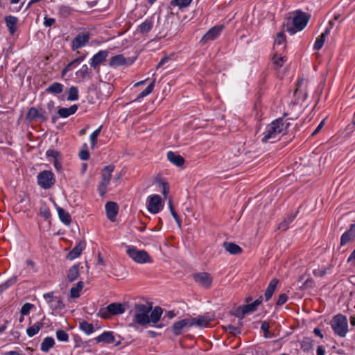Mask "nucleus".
<instances>
[{
  "label": "nucleus",
  "instance_id": "nucleus-1",
  "mask_svg": "<svg viewBox=\"0 0 355 355\" xmlns=\"http://www.w3.org/2000/svg\"><path fill=\"white\" fill-rule=\"evenodd\" d=\"M162 313L163 310L159 306L153 309L152 305L148 303L136 304L132 321L141 326L155 324L159 320Z\"/></svg>",
  "mask_w": 355,
  "mask_h": 355
},
{
  "label": "nucleus",
  "instance_id": "nucleus-2",
  "mask_svg": "<svg viewBox=\"0 0 355 355\" xmlns=\"http://www.w3.org/2000/svg\"><path fill=\"white\" fill-rule=\"evenodd\" d=\"M288 125L289 123H286L282 118L274 120L266 127L261 141L263 143L275 142L278 136L287 129Z\"/></svg>",
  "mask_w": 355,
  "mask_h": 355
},
{
  "label": "nucleus",
  "instance_id": "nucleus-3",
  "mask_svg": "<svg viewBox=\"0 0 355 355\" xmlns=\"http://www.w3.org/2000/svg\"><path fill=\"white\" fill-rule=\"evenodd\" d=\"M293 14L294 16L293 17L287 18V23L284 25L285 31L291 35L303 30L306 26L310 19V15L300 10L295 11Z\"/></svg>",
  "mask_w": 355,
  "mask_h": 355
},
{
  "label": "nucleus",
  "instance_id": "nucleus-4",
  "mask_svg": "<svg viewBox=\"0 0 355 355\" xmlns=\"http://www.w3.org/2000/svg\"><path fill=\"white\" fill-rule=\"evenodd\" d=\"M330 325L334 334L341 338L345 337L349 331L347 318L341 313L336 314L332 318Z\"/></svg>",
  "mask_w": 355,
  "mask_h": 355
},
{
  "label": "nucleus",
  "instance_id": "nucleus-5",
  "mask_svg": "<svg viewBox=\"0 0 355 355\" xmlns=\"http://www.w3.org/2000/svg\"><path fill=\"white\" fill-rule=\"evenodd\" d=\"M295 89L293 92L294 100L291 101V109H295V105H302L307 96L306 83L304 79L297 80L295 85Z\"/></svg>",
  "mask_w": 355,
  "mask_h": 355
},
{
  "label": "nucleus",
  "instance_id": "nucleus-6",
  "mask_svg": "<svg viewBox=\"0 0 355 355\" xmlns=\"http://www.w3.org/2000/svg\"><path fill=\"white\" fill-rule=\"evenodd\" d=\"M114 170V166L110 164L105 166L101 173V181L98 187V191L101 196H103L107 192V187L110 184L112 174Z\"/></svg>",
  "mask_w": 355,
  "mask_h": 355
},
{
  "label": "nucleus",
  "instance_id": "nucleus-7",
  "mask_svg": "<svg viewBox=\"0 0 355 355\" xmlns=\"http://www.w3.org/2000/svg\"><path fill=\"white\" fill-rule=\"evenodd\" d=\"M126 252L133 261L138 263L143 264L152 262L148 253L144 250H138L136 247L128 246Z\"/></svg>",
  "mask_w": 355,
  "mask_h": 355
},
{
  "label": "nucleus",
  "instance_id": "nucleus-8",
  "mask_svg": "<svg viewBox=\"0 0 355 355\" xmlns=\"http://www.w3.org/2000/svg\"><path fill=\"white\" fill-rule=\"evenodd\" d=\"M37 181L41 188L49 189L55 184V178L51 171L44 170L38 173L37 175Z\"/></svg>",
  "mask_w": 355,
  "mask_h": 355
},
{
  "label": "nucleus",
  "instance_id": "nucleus-9",
  "mask_svg": "<svg viewBox=\"0 0 355 355\" xmlns=\"http://www.w3.org/2000/svg\"><path fill=\"white\" fill-rule=\"evenodd\" d=\"M125 308L120 303H112L107 307L100 310V315L103 318H109L110 315H119L123 313Z\"/></svg>",
  "mask_w": 355,
  "mask_h": 355
},
{
  "label": "nucleus",
  "instance_id": "nucleus-10",
  "mask_svg": "<svg viewBox=\"0 0 355 355\" xmlns=\"http://www.w3.org/2000/svg\"><path fill=\"white\" fill-rule=\"evenodd\" d=\"M109 52L107 50L100 51L94 55L89 62L91 67L98 72L100 65L106 61Z\"/></svg>",
  "mask_w": 355,
  "mask_h": 355
},
{
  "label": "nucleus",
  "instance_id": "nucleus-11",
  "mask_svg": "<svg viewBox=\"0 0 355 355\" xmlns=\"http://www.w3.org/2000/svg\"><path fill=\"white\" fill-rule=\"evenodd\" d=\"M162 209V198L159 195H153L148 197V210L151 214H157Z\"/></svg>",
  "mask_w": 355,
  "mask_h": 355
},
{
  "label": "nucleus",
  "instance_id": "nucleus-12",
  "mask_svg": "<svg viewBox=\"0 0 355 355\" xmlns=\"http://www.w3.org/2000/svg\"><path fill=\"white\" fill-rule=\"evenodd\" d=\"M90 34L89 33H80L71 41V49L76 51L85 46L89 42Z\"/></svg>",
  "mask_w": 355,
  "mask_h": 355
},
{
  "label": "nucleus",
  "instance_id": "nucleus-13",
  "mask_svg": "<svg viewBox=\"0 0 355 355\" xmlns=\"http://www.w3.org/2000/svg\"><path fill=\"white\" fill-rule=\"evenodd\" d=\"M224 28L223 25H218L211 28L200 40L201 44H205L209 40H214L220 34Z\"/></svg>",
  "mask_w": 355,
  "mask_h": 355
},
{
  "label": "nucleus",
  "instance_id": "nucleus-14",
  "mask_svg": "<svg viewBox=\"0 0 355 355\" xmlns=\"http://www.w3.org/2000/svg\"><path fill=\"white\" fill-rule=\"evenodd\" d=\"M193 279L204 288H209L212 283V277L209 273L207 272H199L193 275Z\"/></svg>",
  "mask_w": 355,
  "mask_h": 355
},
{
  "label": "nucleus",
  "instance_id": "nucleus-15",
  "mask_svg": "<svg viewBox=\"0 0 355 355\" xmlns=\"http://www.w3.org/2000/svg\"><path fill=\"white\" fill-rule=\"evenodd\" d=\"M191 326V320L183 319L178 321L172 326V331L175 336L181 334L185 329H189Z\"/></svg>",
  "mask_w": 355,
  "mask_h": 355
},
{
  "label": "nucleus",
  "instance_id": "nucleus-16",
  "mask_svg": "<svg viewBox=\"0 0 355 355\" xmlns=\"http://www.w3.org/2000/svg\"><path fill=\"white\" fill-rule=\"evenodd\" d=\"M252 300V299L250 297L246 299V302L248 304L242 307H239L236 309V316L243 318L245 315L249 313H252L257 310V306L253 302L249 303Z\"/></svg>",
  "mask_w": 355,
  "mask_h": 355
},
{
  "label": "nucleus",
  "instance_id": "nucleus-17",
  "mask_svg": "<svg viewBox=\"0 0 355 355\" xmlns=\"http://www.w3.org/2000/svg\"><path fill=\"white\" fill-rule=\"evenodd\" d=\"M214 320V317L208 314L193 318L191 320V326L199 327H207L211 322Z\"/></svg>",
  "mask_w": 355,
  "mask_h": 355
},
{
  "label": "nucleus",
  "instance_id": "nucleus-18",
  "mask_svg": "<svg viewBox=\"0 0 355 355\" xmlns=\"http://www.w3.org/2000/svg\"><path fill=\"white\" fill-rule=\"evenodd\" d=\"M118 205L116 202L110 201L105 205L106 215L109 220L114 222L118 214Z\"/></svg>",
  "mask_w": 355,
  "mask_h": 355
},
{
  "label": "nucleus",
  "instance_id": "nucleus-19",
  "mask_svg": "<svg viewBox=\"0 0 355 355\" xmlns=\"http://www.w3.org/2000/svg\"><path fill=\"white\" fill-rule=\"evenodd\" d=\"M133 60H127L123 55L119 54L113 56L109 62V65L112 67H118L125 64H131Z\"/></svg>",
  "mask_w": 355,
  "mask_h": 355
},
{
  "label": "nucleus",
  "instance_id": "nucleus-20",
  "mask_svg": "<svg viewBox=\"0 0 355 355\" xmlns=\"http://www.w3.org/2000/svg\"><path fill=\"white\" fill-rule=\"evenodd\" d=\"M355 239V223L352 224L350 228L345 232L340 238V245H345Z\"/></svg>",
  "mask_w": 355,
  "mask_h": 355
},
{
  "label": "nucleus",
  "instance_id": "nucleus-21",
  "mask_svg": "<svg viewBox=\"0 0 355 355\" xmlns=\"http://www.w3.org/2000/svg\"><path fill=\"white\" fill-rule=\"evenodd\" d=\"M85 248V242H79L67 255L69 260H73L78 258Z\"/></svg>",
  "mask_w": 355,
  "mask_h": 355
},
{
  "label": "nucleus",
  "instance_id": "nucleus-22",
  "mask_svg": "<svg viewBox=\"0 0 355 355\" xmlns=\"http://www.w3.org/2000/svg\"><path fill=\"white\" fill-rule=\"evenodd\" d=\"M166 157L168 160L176 166H182L184 164V157L173 151H168Z\"/></svg>",
  "mask_w": 355,
  "mask_h": 355
},
{
  "label": "nucleus",
  "instance_id": "nucleus-23",
  "mask_svg": "<svg viewBox=\"0 0 355 355\" xmlns=\"http://www.w3.org/2000/svg\"><path fill=\"white\" fill-rule=\"evenodd\" d=\"M95 340L97 343H104L107 344L113 343L115 340L113 332L112 331H104L101 335L97 336Z\"/></svg>",
  "mask_w": 355,
  "mask_h": 355
},
{
  "label": "nucleus",
  "instance_id": "nucleus-24",
  "mask_svg": "<svg viewBox=\"0 0 355 355\" xmlns=\"http://www.w3.org/2000/svg\"><path fill=\"white\" fill-rule=\"evenodd\" d=\"M279 281L276 278H273L269 282V284L265 291L264 297L266 301H268L271 299Z\"/></svg>",
  "mask_w": 355,
  "mask_h": 355
},
{
  "label": "nucleus",
  "instance_id": "nucleus-25",
  "mask_svg": "<svg viewBox=\"0 0 355 355\" xmlns=\"http://www.w3.org/2000/svg\"><path fill=\"white\" fill-rule=\"evenodd\" d=\"M5 22L9 32L13 35L16 31V26L18 23V18L15 16L8 15L5 17Z\"/></svg>",
  "mask_w": 355,
  "mask_h": 355
},
{
  "label": "nucleus",
  "instance_id": "nucleus-26",
  "mask_svg": "<svg viewBox=\"0 0 355 355\" xmlns=\"http://www.w3.org/2000/svg\"><path fill=\"white\" fill-rule=\"evenodd\" d=\"M223 247L231 254H239L242 252V248L234 243L224 242Z\"/></svg>",
  "mask_w": 355,
  "mask_h": 355
},
{
  "label": "nucleus",
  "instance_id": "nucleus-27",
  "mask_svg": "<svg viewBox=\"0 0 355 355\" xmlns=\"http://www.w3.org/2000/svg\"><path fill=\"white\" fill-rule=\"evenodd\" d=\"M60 220L65 225H69L71 223V218L70 214L64 209L60 207L56 208Z\"/></svg>",
  "mask_w": 355,
  "mask_h": 355
},
{
  "label": "nucleus",
  "instance_id": "nucleus-28",
  "mask_svg": "<svg viewBox=\"0 0 355 355\" xmlns=\"http://www.w3.org/2000/svg\"><path fill=\"white\" fill-rule=\"evenodd\" d=\"M153 27V21L151 19H146L137 28V31L142 34L148 33Z\"/></svg>",
  "mask_w": 355,
  "mask_h": 355
},
{
  "label": "nucleus",
  "instance_id": "nucleus-29",
  "mask_svg": "<svg viewBox=\"0 0 355 355\" xmlns=\"http://www.w3.org/2000/svg\"><path fill=\"white\" fill-rule=\"evenodd\" d=\"M64 85L60 83L55 82L51 85H49L46 89V92L53 94H59L63 92Z\"/></svg>",
  "mask_w": 355,
  "mask_h": 355
},
{
  "label": "nucleus",
  "instance_id": "nucleus-30",
  "mask_svg": "<svg viewBox=\"0 0 355 355\" xmlns=\"http://www.w3.org/2000/svg\"><path fill=\"white\" fill-rule=\"evenodd\" d=\"M55 345V340L52 337H46L41 343L40 349L44 352H48Z\"/></svg>",
  "mask_w": 355,
  "mask_h": 355
},
{
  "label": "nucleus",
  "instance_id": "nucleus-31",
  "mask_svg": "<svg viewBox=\"0 0 355 355\" xmlns=\"http://www.w3.org/2000/svg\"><path fill=\"white\" fill-rule=\"evenodd\" d=\"M44 323L42 322H37L33 325L31 326L26 329L27 335L31 338L36 335L39 331L43 327Z\"/></svg>",
  "mask_w": 355,
  "mask_h": 355
},
{
  "label": "nucleus",
  "instance_id": "nucleus-32",
  "mask_svg": "<svg viewBox=\"0 0 355 355\" xmlns=\"http://www.w3.org/2000/svg\"><path fill=\"white\" fill-rule=\"evenodd\" d=\"M329 34V30L325 29L324 33H322L315 40L314 43V49L320 50L324 45L326 37Z\"/></svg>",
  "mask_w": 355,
  "mask_h": 355
},
{
  "label": "nucleus",
  "instance_id": "nucleus-33",
  "mask_svg": "<svg viewBox=\"0 0 355 355\" xmlns=\"http://www.w3.org/2000/svg\"><path fill=\"white\" fill-rule=\"evenodd\" d=\"M78 268V265H73L69 269L67 272V279L69 282H73L78 278L79 275Z\"/></svg>",
  "mask_w": 355,
  "mask_h": 355
},
{
  "label": "nucleus",
  "instance_id": "nucleus-34",
  "mask_svg": "<svg viewBox=\"0 0 355 355\" xmlns=\"http://www.w3.org/2000/svg\"><path fill=\"white\" fill-rule=\"evenodd\" d=\"M84 283L82 281L77 282L76 286L70 289V297L77 298L80 296V291L83 288Z\"/></svg>",
  "mask_w": 355,
  "mask_h": 355
},
{
  "label": "nucleus",
  "instance_id": "nucleus-35",
  "mask_svg": "<svg viewBox=\"0 0 355 355\" xmlns=\"http://www.w3.org/2000/svg\"><path fill=\"white\" fill-rule=\"evenodd\" d=\"M79 328L81 331H83L87 335L92 334L94 331V327L93 324L87 322V321L80 322L79 323Z\"/></svg>",
  "mask_w": 355,
  "mask_h": 355
},
{
  "label": "nucleus",
  "instance_id": "nucleus-36",
  "mask_svg": "<svg viewBox=\"0 0 355 355\" xmlns=\"http://www.w3.org/2000/svg\"><path fill=\"white\" fill-rule=\"evenodd\" d=\"M51 309L54 310H62L65 307V304L62 299L60 297H57L53 300V302L49 304Z\"/></svg>",
  "mask_w": 355,
  "mask_h": 355
},
{
  "label": "nucleus",
  "instance_id": "nucleus-37",
  "mask_svg": "<svg viewBox=\"0 0 355 355\" xmlns=\"http://www.w3.org/2000/svg\"><path fill=\"white\" fill-rule=\"evenodd\" d=\"M44 114L45 112H27L26 119L29 122L35 119L44 120L46 117L44 116Z\"/></svg>",
  "mask_w": 355,
  "mask_h": 355
},
{
  "label": "nucleus",
  "instance_id": "nucleus-38",
  "mask_svg": "<svg viewBox=\"0 0 355 355\" xmlns=\"http://www.w3.org/2000/svg\"><path fill=\"white\" fill-rule=\"evenodd\" d=\"M313 345V340L310 338H304L301 342V349L304 352H309L312 349Z\"/></svg>",
  "mask_w": 355,
  "mask_h": 355
},
{
  "label": "nucleus",
  "instance_id": "nucleus-39",
  "mask_svg": "<svg viewBox=\"0 0 355 355\" xmlns=\"http://www.w3.org/2000/svg\"><path fill=\"white\" fill-rule=\"evenodd\" d=\"M297 214V211L295 212V214L289 215L282 223L279 224V229L286 230L288 228V225L291 223L295 218Z\"/></svg>",
  "mask_w": 355,
  "mask_h": 355
},
{
  "label": "nucleus",
  "instance_id": "nucleus-40",
  "mask_svg": "<svg viewBox=\"0 0 355 355\" xmlns=\"http://www.w3.org/2000/svg\"><path fill=\"white\" fill-rule=\"evenodd\" d=\"M90 73L91 71L87 64H83L81 68L76 71V76L82 79H85L89 77Z\"/></svg>",
  "mask_w": 355,
  "mask_h": 355
},
{
  "label": "nucleus",
  "instance_id": "nucleus-41",
  "mask_svg": "<svg viewBox=\"0 0 355 355\" xmlns=\"http://www.w3.org/2000/svg\"><path fill=\"white\" fill-rule=\"evenodd\" d=\"M67 100L76 101L78 98V89L75 86H71L67 92Z\"/></svg>",
  "mask_w": 355,
  "mask_h": 355
},
{
  "label": "nucleus",
  "instance_id": "nucleus-42",
  "mask_svg": "<svg viewBox=\"0 0 355 355\" xmlns=\"http://www.w3.org/2000/svg\"><path fill=\"white\" fill-rule=\"evenodd\" d=\"M191 1L192 0H172L171 5L172 6H178L179 8L182 9L188 7Z\"/></svg>",
  "mask_w": 355,
  "mask_h": 355
},
{
  "label": "nucleus",
  "instance_id": "nucleus-43",
  "mask_svg": "<svg viewBox=\"0 0 355 355\" xmlns=\"http://www.w3.org/2000/svg\"><path fill=\"white\" fill-rule=\"evenodd\" d=\"M103 125H100L98 128H97L96 130H94L91 135H90V141H91V146L92 148H94L96 142H97V138L100 135V132L102 130Z\"/></svg>",
  "mask_w": 355,
  "mask_h": 355
},
{
  "label": "nucleus",
  "instance_id": "nucleus-44",
  "mask_svg": "<svg viewBox=\"0 0 355 355\" xmlns=\"http://www.w3.org/2000/svg\"><path fill=\"white\" fill-rule=\"evenodd\" d=\"M155 78L153 80L151 83L141 92L139 93V94L137 96V98H141L146 96L147 95L150 94L152 91L153 90V88L155 87Z\"/></svg>",
  "mask_w": 355,
  "mask_h": 355
},
{
  "label": "nucleus",
  "instance_id": "nucleus-45",
  "mask_svg": "<svg viewBox=\"0 0 355 355\" xmlns=\"http://www.w3.org/2000/svg\"><path fill=\"white\" fill-rule=\"evenodd\" d=\"M168 207H169V209H170L171 215L173 216V218L176 221L179 227H180L181 226V223H182V220H181L180 216H178V214H177V212L175 211V209H174V207L173 206V202H172L171 200H169Z\"/></svg>",
  "mask_w": 355,
  "mask_h": 355
},
{
  "label": "nucleus",
  "instance_id": "nucleus-46",
  "mask_svg": "<svg viewBox=\"0 0 355 355\" xmlns=\"http://www.w3.org/2000/svg\"><path fill=\"white\" fill-rule=\"evenodd\" d=\"M56 338L61 342H68L69 341V335L68 334L62 329H58L55 332Z\"/></svg>",
  "mask_w": 355,
  "mask_h": 355
},
{
  "label": "nucleus",
  "instance_id": "nucleus-47",
  "mask_svg": "<svg viewBox=\"0 0 355 355\" xmlns=\"http://www.w3.org/2000/svg\"><path fill=\"white\" fill-rule=\"evenodd\" d=\"M72 11V8L68 6H61L59 8V14L62 17H68Z\"/></svg>",
  "mask_w": 355,
  "mask_h": 355
},
{
  "label": "nucleus",
  "instance_id": "nucleus-48",
  "mask_svg": "<svg viewBox=\"0 0 355 355\" xmlns=\"http://www.w3.org/2000/svg\"><path fill=\"white\" fill-rule=\"evenodd\" d=\"M40 214L45 220L51 217L49 208L46 205H42L40 208Z\"/></svg>",
  "mask_w": 355,
  "mask_h": 355
},
{
  "label": "nucleus",
  "instance_id": "nucleus-49",
  "mask_svg": "<svg viewBox=\"0 0 355 355\" xmlns=\"http://www.w3.org/2000/svg\"><path fill=\"white\" fill-rule=\"evenodd\" d=\"M33 307L34 304L29 302H26L21 306L20 312L22 315H27L29 314L30 311Z\"/></svg>",
  "mask_w": 355,
  "mask_h": 355
},
{
  "label": "nucleus",
  "instance_id": "nucleus-50",
  "mask_svg": "<svg viewBox=\"0 0 355 355\" xmlns=\"http://www.w3.org/2000/svg\"><path fill=\"white\" fill-rule=\"evenodd\" d=\"M79 64L77 63L76 60L71 61L63 69L62 71V76H64L68 71H71L73 68L78 66Z\"/></svg>",
  "mask_w": 355,
  "mask_h": 355
},
{
  "label": "nucleus",
  "instance_id": "nucleus-51",
  "mask_svg": "<svg viewBox=\"0 0 355 355\" xmlns=\"http://www.w3.org/2000/svg\"><path fill=\"white\" fill-rule=\"evenodd\" d=\"M74 112H56V114L52 116V122L55 123L56 121L60 118H67Z\"/></svg>",
  "mask_w": 355,
  "mask_h": 355
},
{
  "label": "nucleus",
  "instance_id": "nucleus-52",
  "mask_svg": "<svg viewBox=\"0 0 355 355\" xmlns=\"http://www.w3.org/2000/svg\"><path fill=\"white\" fill-rule=\"evenodd\" d=\"M286 59L284 57L275 55L273 58V62L277 67H281L285 62Z\"/></svg>",
  "mask_w": 355,
  "mask_h": 355
},
{
  "label": "nucleus",
  "instance_id": "nucleus-53",
  "mask_svg": "<svg viewBox=\"0 0 355 355\" xmlns=\"http://www.w3.org/2000/svg\"><path fill=\"white\" fill-rule=\"evenodd\" d=\"M43 297L49 304L53 302V300L56 297V296H54L53 292L44 293Z\"/></svg>",
  "mask_w": 355,
  "mask_h": 355
},
{
  "label": "nucleus",
  "instance_id": "nucleus-54",
  "mask_svg": "<svg viewBox=\"0 0 355 355\" xmlns=\"http://www.w3.org/2000/svg\"><path fill=\"white\" fill-rule=\"evenodd\" d=\"M288 300V296L285 293L279 295V298L277 301V306H282Z\"/></svg>",
  "mask_w": 355,
  "mask_h": 355
},
{
  "label": "nucleus",
  "instance_id": "nucleus-55",
  "mask_svg": "<svg viewBox=\"0 0 355 355\" xmlns=\"http://www.w3.org/2000/svg\"><path fill=\"white\" fill-rule=\"evenodd\" d=\"M286 37L283 33H278L277 38L275 40V44L280 45L285 42Z\"/></svg>",
  "mask_w": 355,
  "mask_h": 355
},
{
  "label": "nucleus",
  "instance_id": "nucleus-56",
  "mask_svg": "<svg viewBox=\"0 0 355 355\" xmlns=\"http://www.w3.org/2000/svg\"><path fill=\"white\" fill-rule=\"evenodd\" d=\"M79 157L82 160H87L89 158V153L87 150H81L79 153Z\"/></svg>",
  "mask_w": 355,
  "mask_h": 355
},
{
  "label": "nucleus",
  "instance_id": "nucleus-57",
  "mask_svg": "<svg viewBox=\"0 0 355 355\" xmlns=\"http://www.w3.org/2000/svg\"><path fill=\"white\" fill-rule=\"evenodd\" d=\"M161 186L162 188V193H163L164 198H166L167 195L169 192V188H168V184L166 182H164L161 183Z\"/></svg>",
  "mask_w": 355,
  "mask_h": 355
},
{
  "label": "nucleus",
  "instance_id": "nucleus-58",
  "mask_svg": "<svg viewBox=\"0 0 355 355\" xmlns=\"http://www.w3.org/2000/svg\"><path fill=\"white\" fill-rule=\"evenodd\" d=\"M55 22V19L54 18H49L47 17H44V25L46 27H49V26H52Z\"/></svg>",
  "mask_w": 355,
  "mask_h": 355
},
{
  "label": "nucleus",
  "instance_id": "nucleus-59",
  "mask_svg": "<svg viewBox=\"0 0 355 355\" xmlns=\"http://www.w3.org/2000/svg\"><path fill=\"white\" fill-rule=\"evenodd\" d=\"M324 123H325V119H322L320 121V123H319L318 127L313 132L312 135H315L318 134L320 131V130L323 128V126L324 125Z\"/></svg>",
  "mask_w": 355,
  "mask_h": 355
},
{
  "label": "nucleus",
  "instance_id": "nucleus-60",
  "mask_svg": "<svg viewBox=\"0 0 355 355\" xmlns=\"http://www.w3.org/2000/svg\"><path fill=\"white\" fill-rule=\"evenodd\" d=\"M47 157H53L56 159L57 156L58 155V153L54 150H48L46 153Z\"/></svg>",
  "mask_w": 355,
  "mask_h": 355
},
{
  "label": "nucleus",
  "instance_id": "nucleus-61",
  "mask_svg": "<svg viewBox=\"0 0 355 355\" xmlns=\"http://www.w3.org/2000/svg\"><path fill=\"white\" fill-rule=\"evenodd\" d=\"M270 329V324H269V322H267V321H263L262 322L261 324V329L263 331V332H268V331Z\"/></svg>",
  "mask_w": 355,
  "mask_h": 355
},
{
  "label": "nucleus",
  "instance_id": "nucleus-62",
  "mask_svg": "<svg viewBox=\"0 0 355 355\" xmlns=\"http://www.w3.org/2000/svg\"><path fill=\"white\" fill-rule=\"evenodd\" d=\"M10 286V282L8 281L2 284H0V294L7 289Z\"/></svg>",
  "mask_w": 355,
  "mask_h": 355
},
{
  "label": "nucleus",
  "instance_id": "nucleus-63",
  "mask_svg": "<svg viewBox=\"0 0 355 355\" xmlns=\"http://www.w3.org/2000/svg\"><path fill=\"white\" fill-rule=\"evenodd\" d=\"M169 58L168 57H164L162 58V60L159 62V63L157 65V69L163 66L166 62H168Z\"/></svg>",
  "mask_w": 355,
  "mask_h": 355
},
{
  "label": "nucleus",
  "instance_id": "nucleus-64",
  "mask_svg": "<svg viewBox=\"0 0 355 355\" xmlns=\"http://www.w3.org/2000/svg\"><path fill=\"white\" fill-rule=\"evenodd\" d=\"M347 262H348V263L355 262V249H354V251L352 252V254H350V256L348 257V259H347Z\"/></svg>",
  "mask_w": 355,
  "mask_h": 355
}]
</instances>
